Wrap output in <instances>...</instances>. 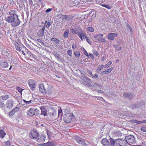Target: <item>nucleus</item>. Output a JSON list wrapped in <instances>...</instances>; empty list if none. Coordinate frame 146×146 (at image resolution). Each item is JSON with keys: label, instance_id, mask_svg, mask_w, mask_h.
I'll return each mask as SVG.
<instances>
[{"label": "nucleus", "instance_id": "nucleus-1", "mask_svg": "<svg viewBox=\"0 0 146 146\" xmlns=\"http://www.w3.org/2000/svg\"><path fill=\"white\" fill-rule=\"evenodd\" d=\"M16 12L15 10L11 11L9 12V15L5 19V21L10 24L13 27L18 26L20 23L18 15L15 14Z\"/></svg>", "mask_w": 146, "mask_h": 146}, {"label": "nucleus", "instance_id": "nucleus-2", "mask_svg": "<svg viewBox=\"0 0 146 146\" xmlns=\"http://www.w3.org/2000/svg\"><path fill=\"white\" fill-rule=\"evenodd\" d=\"M73 117V115L71 113H67L64 115V120L66 123H69L71 121Z\"/></svg>", "mask_w": 146, "mask_h": 146}, {"label": "nucleus", "instance_id": "nucleus-3", "mask_svg": "<svg viewBox=\"0 0 146 146\" xmlns=\"http://www.w3.org/2000/svg\"><path fill=\"white\" fill-rule=\"evenodd\" d=\"M115 143L118 146H124L127 144V141L121 139H117L115 140Z\"/></svg>", "mask_w": 146, "mask_h": 146}, {"label": "nucleus", "instance_id": "nucleus-4", "mask_svg": "<svg viewBox=\"0 0 146 146\" xmlns=\"http://www.w3.org/2000/svg\"><path fill=\"white\" fill-rule=\"evenodd\" d=\"M125 141L127 142L131 143H133L135 142V139L134 137L132 135H129L126 136L125 137Z\"/></svg>", "mask_w": 146, "mask_h": 146}, {"label": "nucleus", "instance_id": "nucleus-5", "mask_svg": "<svg viewBox=\"0 0 146 146\" xmlns=\"http://www.w3.org/2000/svg\"><path fill=\"white\" fill-rule=\"evenodd\" d=\"M75 139L77 142L82 146H85L86 145V144L83 139L79 137L76 136L75 138Z\"/></svg>", "mask_w": 146, "mask_h": 146}, {"label": "nucleus", "instance_id": "nucleus-6", "mask_svg": "<svg viewBox=\"0 0 146 146\" xmlns=\"http://www.w3.org/2000/svg\"><path fill=\"white\" fill-rule=\"evenodd\" d=\"M0 66L2 68H6L8 67L9 65L7 62L5 60L0 61Z\"/></svg>", "mask_w": 146, "mask_h": 146}, {"label": "nucleus", "instance_id": "nucleus-7", "mask_svg": "<svg viewBox=\"0 0 146 146\" xmlns=\"http://www.w3.org/2000/svg\"><path fill=\"white\" fill-rule=\"evenodd\" d=\"M13 101L11 99L8 100L6 103V106L7 108H11L13 106Z\"/></svg>", "mask_w": 146, "mask_h": 146}, {"label": "nucleus", "instance_id": "nucleus-8", "mask_svg": "<svg viewBox=\"0 0 146 146\" xmlns=\"http://www.w3.org/2000/svg\"><path fill=\"white\" fill-rule=\"evenodd\" d=\"M117 35L116 33H110L108 35L107 37L108 39L111 40H114V37H116Z\"/></svg>", "mask_w": 146, "mask_h": 146}, {"label": "nucleus", "instance_id": "nucleus-9", "mask_svg": "<svg viewBox=\"0 0 146 146\" xmlns=\"http://www.w3.org/2000/svg\"><path fill=\"white\" fill-rule=\"evenodd\" d=\"M39 91L41 93L44 94H46V87L43 84L40 85L39 86Z\"/></svg>", "mask_w": 146, "mask_h": 146}, {"label": "nucleus", "instance_id": "nucleus-10", "mask_svg": "<svg viewBox=\"0 0 146 146\" xmlns=\"http://www.w3.org/2000/svg\"><path fill=\"white\" fill-rule=\"evenodd\" d=\"M45 138L46 137L45 135H40L39 136L38 138H37V141L38 143H43L44 141Z\"/></svg>", "mask_w": 146, "mask_h": 146}, {"label": "nucleus", "instance_id": "nucleus-11", "mask_svg": "<svg viewBox=\"0 0 146 146\" xmlns=\"http://www.w3.org/2000/svg\"><path fill=\"white\" fill-rule=\"evenodd\" d=\"M77 35L82 41H83V40L84 39V37L86 36L85 34L81 30L77 33Z\"/></svg>", "mask_w": 146, "mask_h": 146}, {"label": "nucleus", "instance_id": "nucleus-12", "mask_svg": "<svg viewBox=\"0 0 146 146\" xmlns=\"http://www.w3.org/2000/svg\"><path fill=\"white\" fill-rule=\"evenodd\" d=\"M45 30L44 26H43L42 29H40L37 33V35L39 36L42 37L44 34Z\"/></svg>", "mask_w": 146, "mask_h": 146}, {"label": "nucleus", "instance_id": "nucleus-13", "mask_svg": "<svg viewBox=\"0 0 146 146\" xmlns=\"http://www.w3.org/2000/svg\"><path fill=\"white\" fill-rule=\"evenodd\" d=\"M101 143L104 146H109V141L106 138H103L101 140Z\"/></svg>", "mask_w": 146, "mask_h": 146}, {"label": "nucleus", "instance_id": "nucleus-14", "mask_svg": "<svg viewBox=\"0 0 146 146\" xmlns=\"http://www.w3.org/2000/svg\"><path fill=\"white\" fill-rule=\"evenodd\" d=\"M51 41L53 42L55 47H57L60 42V40L57 39L56 38H52L51 39Z\"/></svg>", "mask_w": 146, "mask_h": 146}, {"label": "nucleus", "instance_id": "nucleus-15", "mask_svg": "<svg viewBox=\"0 0 146 146\" xmlns=\"http://www.w3.org/2000/svg\"><path fill=\"white\" fill-rule=\"evenodd\" d=\"M31 134L33 138L34 139H37L39 136L38 133L36 130H33L31 132Z\"/></svg>", "mask_w": 146, "mask_h": 146}, {"label": "nucleus", "instance_id": "nucleus-16", "mask_svg": "<svg viewBox=\"0 0 146 146\" xmlns=\"http://www.w3.org/2000/svg\"><path fill=\"white\" fill-rule=\"evenodd\" d=\"M41 112L40 114L41 115H44V116H47V110L43 107L41 106L40 108Z\"/></svg>", "mask_w": 146, "mask_h": 146}, {"label": "nucleus", "instance_id": "nucleus-17", "mask_svg": "<svg viewBox=\"0 0 146 146\" xmlns=\"http://www.w3.org/2000/svg\"><path fill=\"white\" fill-rule=\"evenodd\" d=\"M47 87H46V94H51L52 92L53 88L51 86H48V85H47Z\"/></svg>", "mask_w": 146, "mask_h": 146}, {"label": "nucleus", "instance_id": "nucleus-18", "mask_svg": "<svg viewBox=\"0 0 146 146\" xmlns=\"http://www.w3.org/2000/svg\"><path fill=\"white\" fill-rule=\"evenodd\" d=\"M113 68L111 67L109 69H107L105 71L102 72L100 73V74L101 75H102L105 74H108L113 70Z\"/></svg>", "mask_w": 146, "mask_h": 146}, {"label": "nucleus", "instance_id": "nucleus-19", "mask_svg": "<svg viewBox=\"0 0 146 146\" xmlns=\"http://www.w3.org/2000/svg\"><path fill=\"white\" fill-rule=\"evenodd\" d=\"M35 114V110L33 108H30L28 111L27 115L29 116H32Z\"/></svg>", "mask_w": 146, "mask_h": 146}, {"label": "nucleus", "instance_id": "nucleus-20", "mask_svg": "<svg viewBox=\"0 0 146 146\" xmlns=\"http://www.w3.org/2000/svg\"><path fill=\"white\" fill-rule=\"evenodd\" d=\"M141 105L140 103H138L137 104H132L131 105V108L133 109H138L141 106Z\"/></svg>", "mask_w": 146, "mask_h": 146}, {"label": "nucleus", "instance_id": "nucleus-21", "mask_svg": "<svg viewBox=\"0 0 146 146\" xmlns=\"http://www.w3.org/2000/svg\"><path fill=\"white\" fill-rule=\"evenodd\" d=\"M110 143L109 142V146H115V141L111 138H110Z\"/></svg>", "mask_w": 146, "mask_h": 146}, {"label": "nucleus", "instance_id": "nucleus-22", "mask_svg": "<svg viewBox=\"0 0 146 146\" xmlns=\"http://www.w3.org/2000/svg\"><path fill=\"white\" fill-rule=\"evenodd\" d=\"M123 96L125 98H127L129 99H131L133 95L132 94L129 93H124L123 94Z\"/></svg>", "mask_w": 146, "mask_h": 146}, {"label": "nucleus", "instance_id": "nucleus-23", "mask_svg": "<svg viewBox=\"0 0 146 146\" xmlns=\"http://www.w3.org/2000/svg\"><path fill=\"white\" fill-rule=\"evenodd\" d=\"M54 142L51 141H49L46 143L42 144V146H54Z\"/></svg>", "mask_w": 146, "mask_h": 146}, {"label": "nucleus", "instance_id": "nucleus-24", "mask_svg": "<svg viewBox=\"0 0 146 146\" xmlns=\"http://www.w3.org/2000/svg\"><path fill=\"white\" fill-rule=\"evenodd\" d=\"M104 67V65L103 64H101L99 65L96 70V73H99L103 69Z\"/></svg>", "mask_w": 146, "mask_h": 146}, {"label": "nucleus", "instance_id": "nucleus-25", "mask_svg": "<svg viewBox=\"0 0 146 146\" xmlns=\"http://www.w3.org/2000/svg\"><path fill=\"white\" fill-rule=\"evenodd\" d=\"M103 36V35L102 34L100 33L97 34H96L94 36V38L96 40H97L98 38L100 39L101 38H102Z\"/></svg>", "mask_w": 146, "mask_h": 146}, {"label": "nucleus", "instance_id": "nucleus-26", "mask_svg": "<svg viewBox=\"0 0 146 146\" xmlns=\"http://www.w3.org/2000/svg\"><path fill=\"white\" fill-rule=\"evenodd\" d=\"M131 122L132 123H136L137 124H141L145 122L144 121H140L136 120L133 119L131 120Z\"/></svg>", "mask_w": 146, "mask_h": 146}, {"label": "nucleus", "instance_id": "nucleus-27", "mask_svg": "<svg viewBox=\"0 0 146 146\" xmlns=\"http://www.w3.org/2000/svg\"><path fill=\"white\" fill-rule=\"evenodd\" d=\"M6 133L3 130H0V137L1 138H3L6 135Z\"/></svg>", "mask_w": 146, "mask_h": 146}, {"label": "nucleus", "instance_id": "nucleus-28", "mask_svg": "<svg viewBox=\"0 0 146 146\" xmlns=\"http://www.w3.org/2000/svg\"><path fill=\"white\" fill-rule=\"evenodd\" d=\"M51 25L50 23L49 22H48L47 21H46L45 22L44 25L43 26H46V27L47 28H49Z\"/></svg>", "mask_w": 146, "mask_h": 146}, {"label": "nucleus", "instance_id": "nucleus-29", "mask_svg": "<svg viewBox=\"0 0 146 146\" xmlns=\"http://www.w3.org/2000/svg\"><path fill=\"white\" fill-rule=\"evenodd\" d=\"M97 42L98 43L103 42L105 43L106 42V39L104 38H101L100 39H98Z\"/></svg>", "mask_w": 146, "mask_h": 146}, {"label": "nucleus", "instance_id": "nucleus-30", "mask_svg": "<svg viewBox=\"0 0 146 146\" xmlns=\"http://www.w3.org/2000/svg\"><path fill=\"white\" fill-rule=\"evenodd\" d=\"M113 47L115 48V49L117 51H120L121 49V47L119 45L114 44L113 45Z\"/></svg>", "mask_w": 146, "mask_h": 146}, {"label": "nucleus", "instance_id": "nucleus-31", "mask_svg": "<svg viewBox=\"0 0 146 146\" xmlns=\"http://www.w3.org/2000/svg\"><path fill=\"white\" fill-rule=\"evenodd\" d=\"M9 98V96L8 95H6L1 96V98L4 100H6Z\"/></svg>", "mask_w": 146, "mask_h": 146}, {"label": "nucleus", "instance_id": "nucleus-32", "mask_svg": "<svg viewBox=\"0 0 146 146\" xmlns=\"http://www.w3.org/2000/svg\"><path fill=\"white\" fill-rule=\"evenodd\" d=\"M68 17V16L67 15H61L60 18H62L63 21H66Z\"/></svg>", "mask_w": 146, "mask_h": 146}, {"label": "nucleus", "instance_id": "nucleus-33", "mask_svg": "<svg viewBox=\"0 0 146 146\" xmlns=\"http://www.w3.org/2000/svg\"><path fill=\"white\" fill-rule=\"evenodd\" d=\"M15 48L16 50L19 52L21 51V49H20L19 44L17 42L15 44Z\"/></svg>", "mask_w": 146, "mask_h": 146}, {"label": "nucleus", "instance_id": "nucleus-34", "mask_svg": "<svg viewBox=\"0 0 146 146\" xmlns=\"http://www.w3.org/2000/svg\"><path fill=\"white\" fill-rule=\"evenodd\" d=\"M74 55L77 58H79L80 56V53L79 51H76L74 52Z\"/></svg>", "mask_w": 146, "mask_h": 146}, {"label": "nucleus", "instance_id": "nucleus-35", "mask_svg": "<svg viewBox=\"0 0 146 146\" xmlns=\"http://www.w3.org/2000/svg\"><path fill=\"white\" fill-rule=\"evenodd\" d=\"M35 84V81L33 80L30 79L28 81L29 85H31V84Z\"/></svg>", "mask_w": 146, "mask_h": 146}, {"label": "nucleus", "instance_id": "nucleus-36", "mask_svg": "<svg viewBox=\"0 0 146 146\" xmlns=\"http://www.w3.org/2000/svg\"><path fill=\"white\" fill-rule=\"evenodd\" d=\"M112 62L111 61H109L106 65L104 66V68H107L109 67L111 64Z\"/></svg>", "mask_w": 146, "mask_h": 146}, {"label": "nucleus", "instance_id": "nucleus-37", "mask_svg": "<svg viewBox=\"0 0 146 146\" xmlns=\"http://www.w3.org/2000/svg\"><path fill=\"white\" fill-rule=\"evenodd\" d=\"M86 30L87 31H88L91 32H92L94 31V28L92 27H88L86 28Z\"/></svg>", "mask_w": 146, "mask_h": 146}, {"label": "nucleus", "instance_id": "nucleus-38", "mask_svg": "<svg viewBox=\"0 0 146 146\" xmlns=\"http://www.w3.org/2000/svg\"><path fill=\"white\" fill-rule=\"evenodd\" d=\"M69 33V32L68 31H65L64 34V37L65 38H68V36Z\"/></svg>", "mask_w": 146, "mask_h": 146}, {"label": "nucleus", "instance_id": "nucleus-39", "mask_svg": "<svg viewBox=\"0 0 146 146\" xmlns=\"http://www.w3.org/2000/svg\"><path fill=\"white\" fill-rule=\"evenodd\" d=\"M102 6L107 8L108 9H111L112 8V7L109 5H106L105 4H103L102 5Z\"/></svg>", "mask_w": 146, "mask_h": 146}, {"label": "nucleus", "instance_id": "nucleus-40", "mask_svg": "<svg viewBox=\"0 0 146 146\" xmlns=\"http://www.w3.org/2000/svg\"><path fill=\"white\" fill-rule=\"evenodd\" d=\"M126 28L128 31H130L131 33H132V28L128 24H127L126 25Z\"/></svg>", "mask_w": 146, "mask_h": 146}, {"label": "nucleus", "instance_id": "nucleus-41", "mask_svg": "<svg viewBox=\"0 0 146 146\" xmlns=\"http://www.w3.org/2000/svg\"><path fill=\"white\" fill-rule=\"evenodd\" d=\"M29 86L30 87V88L32 90H35L36 86L35 84H31V85H29Z\"/></svg>", "mask_w": 146, "mask_h": 146}, {"label": "nucleus", "instance_id": "nucleus-42", "mask_svg": "<svg viewBox=\"0 0 146 146\" xmlns=\"http://www.w3.org/2000/svg\"><path fill=\"white\" fill-rule=\"evenodd\" d=\"M5 146H11V142L9 141H7L5 142Z\"/></svg>", "mask_w": 146, "mask_h": 146}, {"label": "nucleus", "instance_id": "nucleus-43", "mask_svg": "<svg viewBox=\"0 0 146 146\" xmlns=\"http://www.w3.org/2000/svg\"><path fill=\"white\" fill-rule=\"evenodd\" d=\"M55 57L58 60L60 59L61 58L60 56V55L57 53H55L54 54Z\"/></svg>", "mask_w": 146, "mask_h": 146}, {"label": "nucleus", "instance_id": "nucleus-44", "mask_svg": "<svg viewBox=\"0 0 146 146\" xmlns=\"http://www.w3.org/2000/svg\"><path fill=\"white\" fill-rule=\"evenodd\" d=\"M85 38L86 41L90 44H91V42L90 39L88 38L86 36Z\"/></svg>", "mask_w": 146, "mask_h": 146}, {"label": "nucleus", "instance_id": "nucleus-45", "mask_svg": "<svg viewBox=\"0 0 146 146\" xmlns=\"http://www.w3.org/2000/svg\"><path fill=\"white\" fill-rule=\"evenodd\" d=\"M47 133L49 138L51 137L52 133L48 130H47Z\"/></svg>", "mask_w": 146, "mask_h": 146}, {"label": "nucleus", "instance_id": "nucleus-46", "mask_svg": "<svg viewBox=\"0 0 146 146\" xmlns=\"http://www.w3.org/2000/svg\"><path fill=\"white\" fill-rule=\"evenodd\" d=\"M17 89L18 90V91L22 94V91L24 89L20 88L19 87H17Z\"/></svg>", "mask_w": 146, "mask_h": 146}, {"label": "nucleus", "instance_id": "nucleus-47", "mask_svg": "<svg viewBox=\"0 0 146 146\" xmlns=\"http://www.w3.org/2000/svg\"><path fill=\"white\" fill-rule=\"evenodd\" d=\"M5 104L2 101L0 100V108H3Z\"/></svg>", "mask_w": 146, "mask_h": 146}, {"label": "nucleus", "instance_id": "nucleus-48", "mask_svg": "<svg viewBox=\"0 0 146 146\" xmlns=\"http://www.w3.org/2000/svg\"><path fill=\"white\" fill-rule=\"evenodd\" d=\"M68 54L70 56H71L72 55V51L71 50H68L67 51Z\"/></svg>", "mask_w": 146, "mask_h": 146}, {"label": "nucleus", "instance_id": "nucleus-49", "mask_svg": "<svg viewBox=\"0 0 146 146\" xmlns=\"http://www.w3.org/2000/svg\"><path fill=\"white\" fill-rule=\"evenodd\" d=\"M15 113V111L13 110L9 112V115L10 116H12Z\"/></svg>", "mask_w": 146, "mask_h": 146}, {"label": "nucleus", "instance_id": "nucleus-50", "mask_svg": "<svg viewBox=\"0 0 146 146\" xmlns=\"http://www.w3.org/2000/svg\"><path fill=\"white\" fill-rule=\"evenodd\" d=\"M87 71L88 73L90 75V76H92V72L91 70L87 69Z\"/></svg>", "mask_w": 146, "mask_h": 146}, {"label": "nucleus", "instance_id": "nucleus-51", "mask_svg": "<svg viewBox=\"0 0 146 146\" xmlns=\"http://www.w3.org/2000/svg\"><path fill=\"white\" fill-rule=\"evenodd\" d=\"M92 52L93 54L96 56H98L99 55V54L98 52L95 50H94L92 51Z\"/></svg>", "mask_w": 146, "mask_h": 146}, {"label": "nucleus", "instance_id": "nucleus-52", "mask_svg": "<svg viewBox=\"0 0 146 146\" xmlns=\"http://www.w3.org/2000/svg\"><path fill=\"white\" fill-rule=\"evenodd\" d=\"M71 32L73 34L76 35L77 34V33L78 32H77L76 30L73 29H71Z\"/></svg>", "mask_w": 146, "mask_h": 146}, {"label": "nucleus", "instance_id": "nucleus-53", "mask_svg": "<svg viewBox=\"0 0 146 146\" xmlns=\"http://www.w3.org/2000/svg\"><path fill=\"white\" fill-rule=\"evenodd\" d=\"M98 74H95L94 75H93L92 74V76L91 77L93 78L96 79L98 77Z\"/></svg>", "mask_w": 146, "mask_h": 146}, {"label": "nucleus", "instance_id": "nucleus-54", "mask_svg": "<svg viewBox=\"0 0 146 146\" xmlns=\"http://www.w3.org/2000/svg\"><path fill=\"white\" fill-rule=\"evenodd\" d=\"M141 130L142 131H146V127H142L141 128Z\"/></svg>", "mask_w": 146, "mask_h": 146}, {"label": "nucleus", "instance_id": "nucleus-55", "mask_svg": "<svg viewBox=\"0 0 146 146\" xmlns=\"http://www.w3.org/2000/svg\"><path fill=\"white\" fill-rule=\"evenodd\" d=\"M62 109L61 108H60V109L58 110V115L59 116V115H62Z\"/></svg>", "mask_w": 146, "mask_h": 146}, {"label": "nucleus", "instance_id": "nucleus-56", "mask_svg": "<svg viewBox=\"0 0 146 146\" xmlns=\"http://www.w3.org/2000/svg\"><path fill=\"white\" fill-rule=\"evenodd\" d=\"M52 10V9L51 8H48L47 9L46 11V13L50 12Z\"/></svg>", "mask_w": 146, "mask_h": 146}, {"label": "nucleus", "instance_id": "nucleus-57", "mask_svg": "<svg viewBox=\"0 0 146 146\" xmlns=\"http://www.w3.org/2000/svg\"><path fill=\"white\" fill-rule=\"evenodd\" d=\"M84 54L85 55H86L87 56V57H89V56L88 55V53L86 50L84 51Z\"/></svg>", "mask_w": 146, "mask_h": 146}, {"label": "nucleus", "instance_id": "nucleus-58", "mask_svg": "<svg viewBox=\"0 0 146 146\" xmlns=\"http://www.w3.org/2000/svg\"><path fill=\"white\" fill-rule=\"evenodd\" d=\"M89 56L90 57L93 59L94 58V56L93 54L92 53H89Z\"/></svg>", "mask_w": 146, "mask_h": 146}, {"label": "nucleus", "instance_id": "nucleus-59", "mask_svg": "<svg viewBox=\"0 0 146 146\" xmlns=\"http://www.w3.org/2000/svg\"><path fill=\"white\" fill-rule=\"evenodd\" d=\"M36 41L40 43H42L43 42H42V40L40 39H37L36 40Z\"/></svg>", "mask_w": 146, "mask_h": 146}, {"label": "nucleus", "instance_id": "nucleus-60", "mask_svg": "<svg viewBox=\"0 0 146 146\" xmlns=\"http://www.w3.org/2000/svg\"><path fill=\"white\" fill-rule=\"evenodd\" d=\"M72 47L73 49H75L76 48V46L74 44L72 45Z\"/></svg>", "mask_w": 146, "mask_h": 146}, {"label": "nucleus", "instance_id": "nucleus-61", "mask_svg": "<svg viewBox=\"0 0 146 146\" xmlns=\"http://www.w3.org/2000/svg\"><path fill=\"white\" fill-rule=\"evenodd\" d=\"M19 110V109L17 107V108H15L14 109H13V110L15 111V112L16 111H18V110Z\"/></svg>", "mask_w": 146, "mask_h": 146}, {"label": "nucleus", "instance_id": "nucleus-62", "mask_svg": "<svg viewBox=\"0 0 146 146\" xmlns=\"http://www.w3.org/2000/svg\"><path fill=\"white\" fill-rule=\"evenodd\" d=\"M31 101H31V100H30V101H27V102L26 104H30L31 103Z\"/></svg>", "mask_w": 146, "mask_h": 146}, {"label": "nucleus", "instance_id": "nucleus-63", "mask_svg": "<svg viewBox=\"0 0 146 146\" xmlns=\"http://www.w3.org/2000/svg\"><path fill=\"white\" fill-rule=\"evenodd\" d=\"M12 67V65H11V66H10V67L9 68V70H10L11 69Z\"/></svg>", "mask_w": 146, "mask_h": 146}, {"label": "nucleus", "instance_id": "nucleus-64", "mask_svg": "<svg viewBox=\"0 0 146 146\" xmlns=\"http://www.w3.org/2000/svg\"><path fill=\"white\" fill-rule=\"evenodd\" d=\"M22 53L24 55H25V53L23 51H22Z\"/></svg>", "mask_w": 146, "mask_h": 146}]
</instances>
